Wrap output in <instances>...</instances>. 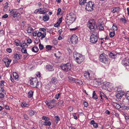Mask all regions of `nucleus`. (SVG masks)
<instances>
[{"instance_id": "obj_48", "label": "nucleus", "mask_w": 129, "mask_h": 129, "mask_svg": "<svg viewBox=\"0 0 129 129\" xmlns=\"http://www.w3.org/2000/svg\"><path fill=\"white\" fill-rule=\"evenodd\" d=\"M46 48L48 50H50L52 48V46L51 45H47L46 46Z\"/></svg>"}, {"instance_id": "obj_21", "label": "nucleus", "mask_w": 129, "mask_h": 129, "mask_svg": "<svg viewBox=\"0 0 129 129\" xmlns=\"http://www.w3.org/2000/svg\"><path fill=\"white\" fill-rule=\"evenodd\" d=\"M28 45H27V43H25L24 41H23L21 43V44L20 45V46L21 47H27Z\"/></svg>"}, {"instance_id": "obj_53", "label": "nucleus", "mask_w": 129, "mask_h": 129, "mask_svg": "<svg viewBox=\"0 0 129 129\" xmlns=\"http://www.w3.org/2000/svg\"><path fill=\"white\" fill-rule=\"evenodd\" d=\"M122 107L124 109H125L127 110L129 109V107L128 106H122Z\"/></svg>"}, {"instance_id": "obj_16", "label": "nucleus", "mask_w": 129, "mask_h": 129, "mask_svg": "<svg viewBox=\"0 0 129 129\" xmlns=\"http://www.w3.org/2000/svg\"><path fill=\"white\" fill-rule=\"evenodd\" d=\"M120 10V8L117 7H115L112 9V12L113 13L118 12Z\"/></svg>"}, {"instance_id": "obj_31", "label": "nucleus", "mask_w": 129, "mask_h": 129, "mask_svg": "<svg viewBox=\"0 0 129 129\" xmlns=\"http://www.w3.org/2000/svg\"><path fill=\"white\" fill-rule=\"evenodd\" d=\"M92 97L94 99H98V97L96 95V93L94 91H93Z\"/></svg>"}, {"instance_id": "obj_26", "label": "nucleus", "mask_w": 129, "mask_h": 129, "mask_svg": "<svg viewBox=\"0 0 129 129\" xmlns=\"http://www.w3.org/2000/svg\"><path fill=\"white\" fill-rule=\"evenodd\" d=\"M28 115L30 116H31L34 115L35 113H36V112L35 111H34L33 110H30L28 111Z\"/></svg>"}, {"instance_id": "obj_19", "label": "nucleus", "mask_w": 129, "mask_h": 129, "mask_svg": "<svg viewBox=\"0 0 129 129\" xmlns=\"http://www.w3.org/2000/svg\"><path fill=\"white\" fill-rule=\"evenodd\" d=\"M34 91L30 90L29 91L28 94V97L30 98L33 96Z\"/></svg>"}, {"instance_id": "obj_59", "label": "nucleus", "mask_w": 129, "mask_h": 129, "mask_svg": "<svg viewBox=\"0 0 129 129\" xmlns=\"http://www.w3.org/2000/svg\"><path fill=\"white\" fill-rule=\"evenodd\" d=\"M42 35V33L41 32H39L37 33V36L38 37H40Z\"/></svg>"}, {"instance_id": "obj_27", "label": "nucleus", "mask_w": 129, "mask_h": 129, "mask_svg": "<svg viewBox=\"0 0 129 129\" xmlns=\"http://www.w3.org/2000/svg\"><path fill=\"white\" fill-rule=\"evenodd\" d=\"M43 125L45 126H49L51 125V123L50 121H45L44 122Z\"/></svg>"}, {"instance_id": "obj_33", "label": "nucleus", "mask_w": 129, "mask_h": 129, "mask_svg": "<svg viewBox=\"0 0 129 129\" xmlns=\"http://www.w3.org/2000/svg\"><path fill=\"white\" fill-rule=\"evenodd\" d=\"M42 119L43 120H44L45 121H47L50 120V118L45 116H43L42 117Z\"/></svg>"}, {"instance_id": "obj_43", "label": "nucleus", "mask_w": 129, "mask_h": 129, "mask_svg": "<svg viewBox=\"0 0 129 129\" xmlns=\"http://www.w3.org/2000/svg\"><path fill=\"white\" fill-rule=\"evenodd\" d=\"M61 94V93L59 92L58 93L56 94L55 96V98L58 100L59 97V96Z\"/></svg>"}, {"instance_id": "obj_57", "label": "nucleus", "mask_w": 129, "mask_h": 129, "mask_svg": "<svg viewBox=\"0 0 129 129\" xmlns=\"http://www.w3.org/2000/svg\"><path fill=\"white\" fill-rule=\"evenodd\" d=\"M4 34V31L3 30L0 31V37L2 36Z\"/></svg>"}, {"instance_id": "obj_51", "label": "nucleus", "mask_w": 129, "mask_h": 129, "mask_svg": "<svg viewBox=\"0 0 129 129\" xmlns=\"http://www.w3.org/2000/svg\"><path fill=\"white\" fill-rule=\"evenodd\" d=\"M99 26L100 30H103L104 29L103 26L101 24H100Z\"/></svg>"}, {"instance_id": "obj_41", "label": "nucleus", "mask_w": 129, "mask_h": 129, "mask_svg": "<svg viewBox=\"0 0 129 129\" xmlns=\"http://www.w3.org/2000/svg\"><path fill=\"white\" fill-rule=\"evenodd\" d=\"M55 119L56 123H57L58 121L60 120L58 116H55Z\"/></svg>"}, {"instance_id": "obj_5", "label": "nucleus", "mask_w": 129, "mask_h": 129, "mask_svg": "<svg viewBox=\"0 0 129 129\" xmlns=\"http://www.w3.org/2000/svg\"><path fill=\"white\" fill-rule=\"evenodd\" d=\"M100 61L103 63L106 64L108 62V56L104 53L101 54L99 57Z\"/></svg>"}, {"instance_id": "obj_3", "label": "nucleus", "mask_w": 129, "mask_h": 129, "mask_svg": "<svg viewBox=\"0 0 129 129\" xmlns=\"http://www.w3.org/2000/svg\"><path fill=\"white\" fill-rule=\"evenodd\" d=\"M71 64L67 63L65 64H62L60 66V67L64 71L68 72L71 69Z\"/></svg>"}, {"instance_id": "obj_2", "label": "nucleus", "mask_w": 129, "mask_h": 129, "mask_svg": "<svg viewBox=\"0 0 129 129\" xmlns=\"http://www.w3.org/2000/svg\"><path fill=\"white\" fill-rule=\"evenodd\" d=\"M84 75L88 80H92L95 77L94 73L92 71H85Z\"/></svg>"}, {"instance_id": "obj_42", "label": "nucleus", "mask_w": 129, "mask_h": 129, "mask_svg": "<svg viewBox=\"0 0 129 129\" xmlns=\"http://www.w3.org/2000/svg\"><path fill=\"white\" fill-rule=\"evenodd\" d=\"M49 19V17H43V19L44 21H46L48 20Z\"/></svg>"}, {"instance_id": "obj_36", "label": "nucleus", "mask_w": 129, "mask_h": 129, "mask_svg": "<svg viewBox=\"0 0 129 129\" xmlns=\"http://www.w3.org/2000/svg\"><path fill=\"white\" fill-rule=\"evenodd\" d=\"M97 34V33L96 31L95 30L93 31L90 36H96Z\"/></svg>"}, {"instance_id": "obj_56", "label": "nucleus", "mask_w": 129, "mask_h": 129, "mask_svg": "<svg viewBox=\"0 0 129 129\" xmlns=\"http://www.w3.org/2000/svg\"><path fill=\"white\" fill-rule=\"evenodd\" d=\"M124 116L126 120L128 121L129 120V117L126 115H124Z\"/></svg>"}, {"instance_id": "obj_34", "label": "nucleus", "mask_w": 129, "mask_h": 129, "mask_svg": "<svg viewBox=\"0 0 129 129\" xmlns=\"http://www.w3.org/2000/svg\"><path fill=\"white\" fill-rule=\"evenodd\" d=\"M21 106L22 107H23V106L24 107H28L29 106V104L26 103L25 102H24L22 103V104L21 105Z\"/></svg>"}, {"instance_id": "obj_62", "label": "nucleus", "mask_w": 129, "mask_h": 129, "mask_svg": "<svg viewBox=\"0 0 129 129\" xmlns=\"http://www.w3.org/2000/svg\"><path fill=\"white\" fill-rule=\"evenodd\" d=\"M73 116L74 117V118L75 119H77V117L76 115V114L75 113H73Z\"/></svg>"}, {"instance_id": "obj_18", "label": "nucleus", "mask_w": 129, "mask_h": 129, "mask_svg": "<svg viewBox=\"0 0 129 129\" xmlns=\"http://www.w3.org/2000/svg\"><path fill=\"white\" fill-rule=\"evenodd\" d=\"M90 124L93 125V126L95 127H97L98 126V124L95 122L93 120H92L91 121Z\"/></svg>"}, {"instance_id": "obj_32", "label": "nucleus", "mask_w": 129, "mask_h": 129, "mask_svg": "<svg viewBox=\"0 0 129 129\" xmlns=\"http://www.w3.org/2000/svg\"><path fill=\"white\" fill-rule=\"evenodd\" d=\"M56 101L55 100H53L50 101V104H51L52 105L54 106L56 103Z\"/></svg>"}, {"instance_id": "obj_22", "label": "nucleus", "mask_w": 129, "mask_h": 129, "mask_svg": "<svg viewBox=\"0 0 129 129\" xmlns=\"http://www.w3.org/2000/svg\"><path fill=\"white\" fill-rule=\"evenodd\" d=\"M39 50V49L38 47H34L32 48V51L35 53L37 52H38Z\"/></svg>"}, {"instance_id": "obj_9", "label": "nucleus", "mask_w": 129, "mask_h": 129, "mask_svg": "<svg viewBox=\"0 0 129 129\" xmlns=\"http://www.w3.org/2000/svg\"><path fill=\"white\" fill-rule=\"evenodd\" d=\"M69 81L71 82L74 83L77 82V83H79V84H81L82 83L81 81L78 79H76L73 78L71 77H68Z\"/></svg>"}, {"instance_id": "obj_58", "label": "nucleus", "mask_w": 129, "mask_h": 129, "mask_svg": "<svg viewBox=\"0 0 129 129\" xmlns=\"http://www.w3.org/2000/svg\"><path fill=\"white\" fill-rule=\"evenodd\" d=\"M83 104L84 106L86 107H87L88 106V103L87 102H84Z\"/></svg>"}, {"instance_id": "obj_44", "label": "nucleus", "mask_w": 129, "mask_h": 129, "mask_svg": "<svg viewBox=\"0 0 129 129\" xmlns=\"http://www.w3.org/2000/svg\"><path fill=\"white\" fill-rule=\"evenodd\" d=\"M120 20L121 21H122L124 23H126L127 22L126 20L124 18H121Z\"/></svg>"}, {"instance_id": "obj_28", "label": "nucleus", "mask_w": 129, "mask_h": 129, "mask_svg": "<svg viewBox=\"0 0 129 129\" xmlns=\"http://www.w3.org/2000/svg\"><path fill=\"white\" fill-rule=\"evenodd\" d=\"M111 83H110L108 82H105L104 83L103 85L106 87H109L110 85H111Z\"/></svg>"}, {"instance_id": "obj_40", "label": "nucleus", "mask_w": 129, "mask_h": 129, "mask_svg": "<svg viewBox=\"0 0 129 129\" xmlns=\"http://www.w3.org/2000/svg\"><path fill=\"white\" fill-rule=\"evenodd\" d=\"M62 14V12L61 11V10L60 8H59L57 10V15H58L59 14Z\"/></svg>"}, {"instance_id": "obj_1", "label": "nucleus", "mask_w": 129, "mask_h": 129, "mask_svg": "<svg viewBox=\"0 0 129 129\" xmlns=\"http://www.w3.org/2000/svg\"><path fill=\"white\" fill-rule=\"evenodd\" d=\"M74 57L75 58V61L78 64H80L85 59L84 55L77 53H75L74 54Z\"/></svg>"}, {"instance_id": "obj_54", "label": "nucleus", "mask_w": 129, "mask_h": 129, "mask_svg": "<svg viewBox=\"0 0 129 129\" xmlns=\"http://www.w3.org/2000/svg\"><path fill=\"white\" fill-rule=\"evenodd\" d=\"M27 43H28L30 44L32 42L31 39H29L27 40Z\"/></svg>"}, {"instance_id": "obj_46", "label": "nucleus", "mask_w": 129, "mask_h": 129, "mask_svg": "<svg viewBox=\"0 0 129 129\" xmlns=\"http://www.w3.org/2000/svg\"><path fill=\"white\" fill-rule=\"evenodd\" d=\"M46 35V34L45 32H44L42 33V37L41 38V40H42L43 38H44L45 37Z\"/></svg>"}, {"instance_id": "obj_64", "label": "nucleus", "mask_w": 129, "mask_h": 129, "mask_svg": "<svg viewBox=\"0 0 129 129\" xmlns=\"http://www.w3.org/2000/svg\"><path fill=\"white\" fill-rule=\"evenodd\" d=\"M39 30H41L44 32L46 30V29L45 28H40L39 29Z\"/></svg>"}, {"instance_id": "obj_63", "label": "nucleus", "mask_w": 129, "mask_h": 129, "mask_svg": "<svg viewBox=\"0 0 129 129\" xmlns=\"http://www.w3.org/2000/svg\"><path fill=\"white\" fill-rule=\"evenodd\" d=\"M39 13L40 14H44L45 13L44 10H42L40 11H39Z\"/></svg>"}, {"instance_id": "obj_4", "label": "nucleus", "mask_w": 129, "mask_h": 129, "mask_svg": "<svg viewBox=\"0 0 129 129\" xmlns=\"http://www.w3.org/2000/svg\"><path fill=\"white\" fill-rule=\"evenodd\" d=\"M94 6V3L93 2L89 1L86 5L85 8L87 11H91L93 9Z\"/></svg>"}, {"instance_id": "obj_45", "label": "nucleus", "mask_w": 129, "mask_h": 129, "mask_svg": "<svg viewBox=\"0 0 129 129\" xmlns=\"http://www.w3.org/2000/svg\"><path fill=\"white\" fill-rule=\"evenodd\" d=\"M100 95L101 97H102L103 96L104 98L106 97V95L104 94L102 92H100Z\"/></svg>"}, {"instance_id": "obj_39", "label": "nucleus", "mask_w": 129, "mask_h": 129, "mask_svg": "<svg viewBox=\"0 0 129 129\" xmlns=\"http://www.w3.org/2000/svg\"><path fill=\"white\" fill-rule=\"evenodd\" d=\"M115 32L114 31L111 32L109 34L110 36L111 37H113L115 35Z\"/></svg>"}, {"instance_id": "obj_15", "label": "nucleus", "mask_w": 129, "mask_h": 129, "mask_svg": "<svg viewBox=\"0 0 129 129\" xmlns=\"http://www.w3.org/2000/svg\"><path fill=\"white\" fill-rule=\"evenodd\" d=\"M62 17L59 18L58 19V21L55 24H54V26L56 27H58L59 26L60 23L62 22Z\"/></svg>"}, {"instance_id": "obj_25", "label": "nucleus", "mask_w": 129, "mask_h": 129, "mask_svg": "<svg viewBox=\"0 0 129 129\" xmlns=\"http://www.w3.org/2000/svg\"><path fill=\"white\" fill-rule=\"evenodd\" d=\"M13 74L14 78L15 80H18V76L16 72H13Z\"/></svg>"}, {"instance_id": "obj_13", "label": "nucleus", "mask_w": 129, "mask_h": 129, "mask_svg": "<svg viewBox=\"0 0 129 129\" xmlns=\"http://www.w3.org/2000/svg\"><path fill=\"white\" fill-rule=\"evenodd\" d=\"M122 64L126 67L129 66V59H124L122 61Z\"/></svg>"}, {"instance_id": "obj_47", "label": "nucleus", "mask_w": 129, "mask_h": 129, "mask_svg": "<svg viewBox=\"0 0 129 129\" xmlns=\"http://www.w3.org/2000/svg\"><path fill=\"white\" fill-rule=\"evenodd\" d=\"M112 28L114 31H116L118 29V28L117 26L116 25H115L114 24L112 26Z\"/></svg>"}, {"instance_id": "obj_29", "label": "nucleus", "mask_w": 129, "mask_h": 129, "mask_svg": "<svg viewBox=\"0 0 129 129\" xmlns=\"http://www.w3.org/2000/svg\"><path fill=\"white\" fill-rule=\"evenodd\" d=\"M87 0H79V4L81 5H83L86 3Z\"/></svg>"}, {"instance_id": "obj_52", "label": "nucleus", "mask_w": 129, "mask_h": 129, "mask_svg": "<svg viewBox=\"0 0 129 129\" xmlns=\"http://www.w3.org/2000/svg\"><path fill=\"white\" fill-rule=\"evenodd\" d=\"M6 51L9 53H11L12 52V50L11 48H8L6 49Z\"/></svg>"}, {"instance_id": "obj_55", "label": "nucleus", "mask_w": 129, "mask_h": 129, "mask_svg": "<svg viewBox=\"0 0 129 129\" xmlns=\"http://www.w3.org/2000/svg\"><path fill=\"white\" fill-rule=\"evenodd\" d=\"M4 96V94L2 93H0V98H3Z\"/></svg>"}, {"instance_id": "obj_49", "label": "nucleus", "mask_w": 129, "mask_h": 129, "mask_svg": "<svg viewBox=\"0 0 129 129\" xmlns=\"http://www.w3.org/2000/svg\"><path fill=\"white\" fill-rule=\"evenodd\" d=\"M125 96L127 99L129 101V91L127 92L125 94Z\"/></svg>"}, {"instance_id": "obj_17", "label": "nucleus", "mask_w": 129, "mask_h": 129, "mask_svg": "<svg viewBox=\"0 0 129 129\" xmlns=\"http://www.w3.org/2000/svg\"><path fill=\"white\" fill-rule=\"evenodd\" d=\"M117 54L116 53L111 52L109 54V57L112 58H115L117 57Z\"/></svg>"}, {"instance_id": "obj_14", "label": "nucleus", "mask_w": 129, "mask_h": 129, "mask_svg": "<svg viewBox=\"0 0 129 129\" xmlns=\"http://www.w3.org/2000/svg\"><path fill=\"white\" fill-rule=\"evenodd\" d=\"M125 93L124 91H121L119 93H118L116 95V97L118 99H120L122 96Z\"/></svg>"}, {"instance_id": "obj_12", "label": "nucleus", "mask_w": 129, "mask_h": 129, "mask_svg": "<svg viewBox=\"0 0 129 129\" xmlns=\"http://www.w3.org/2000/svg\"><path fill=\"white\" fill-rule=\"evenodd\" d=\"M90 42L93 43H95L97 41L98 38L97 36H90Z\"/></svg>"}, {"instance_id": "obj_11", "label": "nucleus", "mask_w": 129, "mask_h": 129, "mask_svg": "<svg viewBox=\"0 0 129 129\" xmlns=\"http://www.w3.org/2000/svg\"><path fill=\"white\" fill-rule=\"evenodd\" d=\"M46 69L49 71H53L55 69L54 66L52 64H48L46 67Z\"/></svg>"}, {"instance_id": "obj_38", "label": "nucleus", "mask_w": 129, "mask_h": 129, "mask_svg": "<svg viewBox=\"0 0 129 129\" xmlns=\"http://www.w3.org/2000/svg\"><path fill=\"white\" fill-rule=\"evenodd\" d=\"M114 105L117 108L119 109L121 107V106L117 103H114Z\"/></svg>"}, {"instance_id": "obj_60", "label": "nucleus", "mask_w": 129, "mask_h": 129, "mask_svg": "<svg viewBox=\"0 0 129 129\" xmlns=\"http://www.w3.org/2000/svg\"><path fill=\"white\" fill-rule=\"evenodd\" d=\"M33 35L34 37H36L37 35V32L35 31H34L33 33Z\"/></svg>"}, {"instance_id": "obj_8", "label": "nucleus", "mask_w": 129, "mask_h": 129, "mask_svg": "<svg viewBox=\"0 0 129 129\" xmlns=\"http://www.w3.org/2000/svg\"><path fill=\"white\" fill-rule=\"evenodd\" d=\"M29 82L31 86L32 87H37V86L38 85V83L37 79H33L32 80H30Z\"/></svg>"}, {"instance_id": "obj_6", "label": "nucleus", "mask_w": 129, "mask_h": 129, "mask_svg": "<svg viewBox=\"0 0 129 129\" xmlns=\"http://www.w3.org/2000/svg\"><path fill=\"white\" fill-rule=\"evenodd\" d=\"M87 25L90 29L91 30L92 29L94 30L95 29H96V26H95L94 20L93 19L89 20Z\"/></svg>"}, {"instance_id": "obj_20", "label": "nucleus", "mask_w": 129, "mask_h": 129, "mask_svg": "<svg viewBox=\"0 0 129 129\" xmlns=\"http://www.w3.org/2000/svg\"><path fill=\"white\" fill-rule=\"evenodd\" d=\"M51 82L52 84H55L57 83V81L56 78L53 77L51 80Z\"/></svg>"}, {"instance_id": "obj_50", "label": "nucleus", "mask_w": 129, "mask_h": 129, "mask_svg": "<svg viewBox=\"0 0 129 129\" xmlns=\"http://www.w3.org/2000/svg\"><path fill=\"white\" fill-rule=\"evenodd\" d=\"M39 49L40 50H42L44 48L43 46L42 45L41 43H40V44H39Z\"/></svg>"}, {"instance_id": "obj_23", "label": "nucleus", "mask_w": 129, "mask_h": 129, "mask_svg": "<svg viewBox=\"0 0 129 129\" xmlns=\"http://www.w3.org/2000/svg\"><path fill=\"white\" fill-rule=\"evenodd\" d=\"M12 11H13L12 14H13V16H15L17 15V16H19L20 15V14L16 12V10H12Z\"/></svg>"}, {"instance_id": "obj_24", "label": "nucleus", "mask_w": 129, "mask_h": 129, "mask_svg": "<svg viewBox=\"0 0 129 129\" xmlns=\"http://www.w3.org/2000/svg\"><path fill=\"white\" fill-rule=\"evenodd\" d=\"M33 29L30 26H28L27 29V32L28 33H31L33 30Z\"/></svg>"}, {"instance_id": "obj_35", "label": "nucleus", "mask_w": 129, "mask_h": 129, "mask_svg": "<svg viewBox=\"0 0 129 129\" xmlns=\"http://www.w3.org/2000/svg\"><path fill=\"white\" fill-rule=\"evenodd\" d=\"M20 56L19 54H16L14 55V58L16 59L17 60H18L20 59Z\"/></svg>"}, {"instance_id": "obj_7", "label": "nucleus", "mask_w": 129, "mask_h": 129, "mask_svg": "<svg viewBox=\"0 0 129 129\" xmlns=\"http://www.w3.org/2000/svg\"><path fill=\"white\" fill-rule=\"evenodd\" d=\"M70 40L72 44H75L78 41V38L76 35H73L70 38Z\"/></svg>"}, {"instance_id": "obj_10", "label": "nucleus", "mask_w": 129, "mask_h": 129, "mask_svg": "<svg viewBox=\"0 0 129 129\" xmlns=\"http://www.w3.org/2000/svg\"><path fill=\"white\" fill-rule=\"evenodd\" d=\"M3 61L5 63L6 67L8 68L11 61V60L9 59L8 58H4L3 59Z\"/></svg>"}, {"instance_id": "obj_30", "label": "nucleus", "mask_w": 129, "mask_h": 129, "mask_svg": "<svg viewBox=\"0 0 129 129\" xmlns=\"http://www.w3.org/2000/svg\"><path fill=\"white\" fill-rule=\"evenodd\" d=\"M15 42L16 44V45L17 46H20V45L21 44L20 41L18 40H15Z\"/></svg>"}, {"instance_id": "obj_37", "label": "nucleus", "mask_w": 129, "mask_h": 129, "mask_svg": "<svg viewBox=\"0 0 129 129\" xmlns=\"http://www.w3.org/2000/svg\"><path fill=\"white\" fill-rule=\"evenodd\" d=\"M21 51L22 53H27V50L25 48V47H24L22 48L21 49Z\"/></svg>"}, {"instance_id": "obj_61", "label": "nucleus", "mask_w": 129, "mask_h": 129, "mask_svg": "<svg viewBox=\"0 0 129 129\" xmlns=\"http://www.w3.org/2000/svg\"><path fill=\"white\" fill-rule=\"evenodd\" d=\"M24 117L25 119L26 120H28L29 119V117L27 115H24Z\"/></svg>"}]
</instances>
